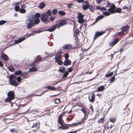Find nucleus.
Returning a JSON list of instances; mask_svg holds the SVG:
<instances>
[{"label": "nucleus", "mask_w": 133, "mask_h": 133, "mask_svg": "<svg viewBox=\"0 0 133 133\" xmlns=\"http://www.w3.org/2000/svg\"><path fill=\"white\" fill-rule=\"evenodd\" d=\"M60 87H58L57 88H56L54 87H51L50 86H47L46 88L48 89L51 90H58V89Z\"/></svg>", "instance_id": "obj_13"}, {"label": "nucleus", "mask_w": 133, "mask_h": 133, "mask_svg": "<svg viewBox=\"0 0 133 133\" xmlns=\"http://www.w3.org/2000/svg\"><path fill=\"white\" fill-rule=\"evenodd\" d=\"M49 17L47 15L46 13H43L41 15V21L43 22H46L47 23L49 22L50 21L48 20Z\"/></svg>", "instance_id": "obj_5"}, {"label": "nucleus", "mask_w": 133, "mask_h": 133, "mask_svg": "<svg viewBox=\"0 0 133 133\" xmlns=\"http://www.w3.org/2000/svg\"><path fill=\"white\" fill-rule=\"evenodd\" d=\"M25 39L24 37L20 38L18 39V40L15 41L14 44H18L22 41L24 40Z\"/></svg>", "instance_id": "obj_19"}, {"label": "nucleus", "mask_w": 133, "mask_h": 133, "mask_svg": "<svg viewBox=\"0 0 133 133\" xmlns=\"http://www.w3.org/2000/svg\"><path fill=\"white\" fill-rule=\"evenodd\" d=\"M89 9L90 11L92 12L94 11V9L92 6H90L89 8Z\"/></svg>", "instance_id": "obj_53"}, {"label": "nucleus", "mask_w": 133, "mask_h": 133, "mask_svg": "<svg viewBox=\"0 0 133 133\" xmlns=\"http://www.w3.org/2000/svg\"><path fill=\"white\" fill-rule=\"evenodd\" d=\"M64 115V114H61L59 116L58 118L59 123V124L61 125V127L62 128H63V125L62 121V116Z\"/></svg>", "instance_id": "obj_7"}, {"label": "nucleus", "mask_w": 133, "mask_h": 133, "mask_svg": "<svg viewBox=\"0 0 133 133\" xmlns=\"http://www.w3.org/2000/svg\"><path fill=\"white\" fill-rule=\"evenodd\" d=\"M97 4H99L101 2V0H97Z\"/></svg>", "instance_id": "obj_63"}, {"label": "nucleus", "mask_w": 133, "mask_h": 133, "mask_svg": "<svg viewBox=\"0 0 133 133\" xmlns=\"http://www.w3.org/2000/svg\"><path fill=\"white\" fill-rule=\"evenodd\" d=\"M115 8L116 7L114 5H111V6L110 8L108 9V11L109 12H104L103 14L105 16H108L110 15V13L111 14L114 13L115 12Z\"/></svg>", "instance_id": "obj_3"}, {"label": "nucleus", "mask_w": 133, "mask_h": 133, "mask_svg": "<svg viewBox=\"0 0 133 133\" xmlns=\"http://www.w3.org/2000/svg\"><path fill=\"white\" fill-rule=\"evenodd\" d=\"M58 13L61 15L62 16H64L65 14V12L63 11H59Z\"/></svg>", "instance_id": "obj_36"}, {"label": "nucleus", "mask_w": 133, "mask_h": 133, "mask_svg": "<svg viewBox=\"0 0 133 133\" xmlns=\"http://www.w3.org/2000/svg\"><path fill=\"white\" fill-rule=\"evenodd\" d=\"M88 8V5H85L83 7V9L84 10H85L87 9Z\"/></svg>", "instance_id": "obj_44"}, {"label": "nucleus", "mask_w": 133, "mask_h": 133, "mask_svg": "<svg viewBox=\"0 0 133 133\" xmlns=\"http://www.w3.org/2000/svg\"><path fill=\"white\" fill-rule=\"evenodd\" d=\"M100 10L102 11H105L106 10V9L104 8H101Z\"/></svg>", "instance_id": "obj_56"}, {"label": "nucleus", "mask_w": 133, "mask_h": 133, "mask_svg": "<svg viewBox=\"0 0 133 133\" xmlns=\"http://www.w3.org/2000/svg\"><path fill=\"white\" fill-rule=\"evenodd\" d=\"M44 13H46L47 15L48 16H51L52 14L50 10H48L46 12H44Z\"/></svg>", "instance_id": "obj_33"}, {"label": "nucleus", "mask_w": 133, "mask_h": 133, "mask_svg": "<svg viewBox=\"0 0 133 133\" xmlns=\"http://www.w3.org/2000/svg\"><path fill=\"white\" fill-rule=\"evenodd\" d=\"M45 4L43 2L41 3L39 6V8L41 9H43L45 6Z\"/></svg>", "instance_id": "obj_23"}, {"label": "nucleus", "mask_w": 133, "mask_h": 133, "mask_svg": "<svg viewBox=\"0 0 133 133\" xmlns=\"http://www.w3.org/2000/svg\"><path fill=\"white\" fill-rule=\"evenodd\" d=\"M104 119L103 118H102L100 119L98 121V122L99 123H102Z\"/></svg>", "instance_id": "obj_45"}, {"label": "nucleus", "mask_w": 133, "mask_h": 133, "mask_svg": "<svg viewBox=\"0 0 133 133\" xmlns=\"http://www.w3.org/2000/svg\"><path fill=\"white\" fill-rule=\"evenodd\" d=\"M69 55L68 54L66 53L65 56V58L66 59H67L69 58Z\"/></svg>", "instance_id": "obj_46"}, {"label": "nucleus", "mask_w": 133, "mask_h": 133, "mask_svg": "<svg viewBox=\"0 0 133 133\" xmlns=\"http://www.w3.org/2000/svg\"><path fill=\"white\" fill-rule=\"evenodd\" d=\"M20 5L21 6V7L22 8H25L26 7V6L24 5V4H22L21 3V5Z\"/></svg>", "instance_id": "obj_61"}, {"label": "nucleus", "mask_w": 133, "mask_h": 133, "mask_svg": "<svg viewBox=\"0 0 133 133\" xmlns=\"http://www.w3.org/2000/svg\"><path fill=\"white\" fill-rule=\"evenodd\" d=\"M21 5V2H17L15 4V11H17L20 9V5Z\"/></svg>", "instance_id": "obj_8"}, {"label": "nucleus", "mask_w": 133, "mask_h": 133, "mask_svg": "<svg viewBox=\"0 0 133 133\" xmlns=\"http://www.w3.org/2000/svg\"><path fill=\"white\" fill-rule=\"evenodd\" d=\"M72 69L71 68H69L68 69V71L69 72H71L72 71Z\"/></svg>", "instance_id": "obj_57"}, {"label": "nucleus", "mask_w": 133, "mask_h": 133, "mask_svg": "<svg viewBox=\"0 0 133 133\" xmlns=\"http://www.w3.org/2000/svg\"><path fill=\"white\" fill-rule=\"evenodd\" d=\"M34 21V24H38L40 22V20L39 18H36V19L35 18V20Z\"/></svg>", "instance_id": "obj_29"}, {"label": "nucleus", "mask_w": 133, "mask_h": 133, "mask_svg": "<svg viewBox=\"0 0 133 133\" xmlns=\"http://www.w3.org/2000/svg\"><path fill=\"white\" fill-rule=\"evenodd\" d=\"M2 58L5 61H7L9 59V58L8 56L4 54H3L1 55Z\"/></svg>", "instance_id": "obj_20"}, {"label": "nucleus", "mask_w": 133, "mask_h": 133, "mask_svg": "<svg viewBox=\"0 0 133 133\" xmlns=\"http://www.w3.org/2000/svg\"><path fill=\"white\" fill-rule=\"evenodd\" d=\"M17 80L18 82H19L21 80V78L20 77H18L17 78Z\"/></svg>", "instance_id": "obj_55"}, {"label": "nucleus", "mask_w": 133, "mask_h": 133, "mask_svg": "<svg viewBox=\"0 0 133 133\" xmlns=\"http://www.w3.org/2000/svg\"><path fill=\"white\" fill-rule=\"evenodd\" d=\"M84 16L80 13H79L78 14V22L80 23H82L84 22L83 19Z\"/></svg>", "instance_id": "obj_6"}, {"label": "nucleus", "mask_w": 133, "mask_h": 133, "mask_svg": "<svg viewBox=\"0 0 133 133\" xmlns=\"http://www.w3.org/2000/svg\"><path fill=\"white\" fill-rule=\"evenodd\" d=\"M55 17H51L50 18V20L51 21H52L54 20L55 19Z\"/></svg>", "instance_id": "obj_54"}, {"label": "nucleus", "mask_w": 133, "mask_h": 133, "mask_svg": "<svg viewBox=\"0 0 133 133\" xmlns=\"http://www.w3.org/2000/svg\"><path fill=\"white\" fill-rule=\"evenodd\" d=\"M115 80V77L114 76H113L111 79L110 81L111 82H113Z\"/></svg>", "instance_id": "obj_47"}, {"label": "nucleus", "mask_w": 133, "mask_h": 133, "mask_svg": "<svg viewBox=\"0 0 133 133\" xmlns=\"http://www.w3.org/2000/svg\"><path fill=\"white\" fill-rule=\"evenodd\" d=\"M40 60H41L40 59H39L37 60H35L34 62L32 63L31 64V66H32V67H35V63H36L38 61H39Z\"/></svg>", "instance_id": "obj_25"}, {"label": "nucleus", "mask_w": 133, "mask_h": 133, "mask_svg": "<svg viewBox=\"0 0 133 133\" xmlns=\"http://www.w3.org/2000/svg\"><path fill=\"white\" fill-rule=\"evenodd\" d=\"M37 70V68L35 67H32V68L30 69L29 71L31 72H33L36 71Z\"/></svg>", "instance_id": "obj_27"}, {"label": "nucleus", "mask_w": 133, "mask_h": 133, "mask_svg": "<svg viewBox=\"0 0 133 133\" xmlns=\"http://www.w3.org/2000/svg\"><path fill=\"white\" fill-rule=\"evenodd\" d=\"M84 0H77V1L78 3H81Z\"/></svg>", "instance_id": "obj_64"}, {"label": "nucleus", "mask_w": 133, "mask_h": 133, "mask_svg": "<svg viewBox=\"0 0 133 133\" xmlns=\"http://www.w3.org/2000/svg\"><path fill=\"white\" fill-rule=\"evenodd\" d=\"M25 39L24 37L20 38L18 39V40L15 41L14 44H18L22 41L24 40Z\"/></svg>", "instance_id": "obj_18"}, {"label": "nucleus", "mask_w": 133, "mask_h": 133, "mask_svg": "<svg viewBox=\"0 0 133 133\" xmlns=\"http://www.w3.org/2000/svg\"><path fill=\"white\" fill-rule=\"evenodd\" d=\"M63 48L65 49H70L72 48V46L70 44H67L64 45Z\"/></svg>", "instance_id": "obj_15"}, {"label": "nucleus", "mask_w": 133, "mask_h": 133, "mask_svg": "<svg viewBox=\"0 0 133 133\" xmlns=\"http://www.w3.org/2000/svg\"><path fill=\"white\" fill-rule=\"evenodd\" d=\"M62 53L61 52H58L56 56L55 57V59L56 61V62L58 61L60 59L61 57L62 56Z\"/></svg>", "instance_id": "obj_9"}, {"label": "nucleus", "mask_w": 133, "mask_h": 133, "mask_svg": "<svg viewBox=\"0 0 133 133\" xmlns=\"http://www.w3.org/2000/svg\"><path fill=\"white\" fill-rule=\"evenodd\" d=\"M68 72H66L64 74L63 76V77H66L68 75Z\"/></svg>", "instance_id": "obj_43"}, {"label": "nucleus", "mask_w": 133, "mask_h": 133, "mask_svg": "<svg viewBox=\"0 0 133 133\" xmlns=\"http://www.w3.org/2000/svg\"><path fill=\"white\" fill-rule=\"evenodd\" d=\"M123 34H124V33L122 31H121L117 33L118 35H120Z\"/></svg>", "instance_id": "obj_62"}, {"label": "nucleus", "mask_w": 133, "mask_h": 133, "mask_svg": "<svg viewBox=\"0 0 133 133\" xmlns=\"http://www.w3.org/2000/svg\"><path fill=\"white\" fill-rule=\"evenodd\" d=\"M15 131V129H12L10 130V132H14Z\"/></svg>", "instance_id": "obj_60"}, {"label": "nucleus", "mask_w": 133, "mask_h": 133, "mask_svg": "<svg viewBox=\"0 0 133 133\" xmlns=\"http://www.w3.org/2000/svg\"><path fill=\"white\" fill-rule=\"evenodd\" d=\"M64 65L65 66H67L68 65H70L71 64V62L69 59H65V61L63 63Z\"/></svg>", "instance_id": "obj_14"}, {"label": "nucleus", "mask_w": 133, "mask_h": 133, "mask_svg": "<svg viewBox=\"0 0 133 133\" xmlns=\"http://www.w3.org/2000/svg\"><path fill=\"white\" fill-rule=\"evenodd\" d=\"M116 12H119L121 11V9L119 8H118L116 10ZM115 12L116 11H115Z\"/></svg>", "instance_id": "obj_52"}, {"label": "nucleus", "mask_w": 133, "mask_h": 133, "mask_svg": "<svg viewBox=\"0 0 133 133\" xmlns=\"http://www.w3.org/2000/svg\"><path fill=\"white\" fill-rule=\"evenodd\" d=\"M57 10L56 9H54L52 10V13L54 15H55L57 13Z\"/></svg>", "instance_id": "obj_42"}, {"label": "nucleus", "mask_w": 133, "mask_h": 133, "mask_svg": "<svg viewBox=\"0 0 133 133\" xmlns=\"http://www.w3.org/2000/svg\"><path fill=\"white\" fill-rule=\"evenodd\" d=\"M6 21L4 20H1L0 21V25H2L4 23H5L6 22Z\"/></svg>", "instance_id": "obj_41"}, {"label": "nucleus", "mask_w": 133, "mask_h": 133, "mask_svg": "<svg viewBox=\"0 0 133 133\" xmlns=\"http://www.w3.org/2000/svg\"><path fill=\"white\" fill-rule=\"evenodd\" d=\"M41 31H34L32 33L30 34H28V37L30 36H31L37 33H39L40 32H41Z\"/></svg>", "instance_id": "obj_21"}, {"label": "nucleus", "mask_w": 133, "mask_h": 133, "mask_svg": "<svg viewBox=\"0 0 133 133\" xmlns=\"http://www.w3.org/2000/svg\"><path fill=\"white\" fill-rule=\"evenodd\" d=\"M61 100L60 99L57 98L55 99V102L56 104H59Z\"/></svg>", "instance_id": "obj_28"}, {"label": "nucleus", "mask_w": 133, "mask_h": 133, "mask_svg": "<svg viewBox=\"0 0 133 133\" xmlns=\"http://www.w3.org/2000/svg\"><path fill=\"white\" fill-rule=\"evenodd\" d=\"M35 17L34 16L31 15L29 16L27 18L25 21V23L28 29H31L34 26Z\"/></svg>", "instance_id": "obj_1"}, {"label": "nucleus", "mask_w": 133, "mask_h": 133, "mask_svg": "<svg viewBox=\"0 0 133 133\" xmlns=\"http://www.w3.org/2000/svg\"><path fill=\"white\" fill-rule=\"evenodd\" d=\"M104 89V87L103 86H101L99 87L98 89V91H101Z\"/></svg>", "instance_id": "obj_26"}, {"label": "nucleus", "mask_w": 133, "mask_h": 133, "mask_svg": "<svg viewBox=\"0 0 133 133\" xmlns=\"http://www.w3.org/2000/svg\"><path fill=\"white\" fill-rule=\"evenodd\" d=\"M40 15L39 13H36L35 15V16L37 18H38L40 17Z\"/></svg>", "instance_id": "obj_49"}, {"label": "nucleus", "mask_w": 133, "mask_h": 133, "mask_svg": "<svg viewBox=\"0 0 133 133\" xmlns=\"http://www.w3.org/2000/svg\"><path fill=\"white\" fill-rule=\"evenodd\" d=\"M81 110L82 111L84 114L85 115L86 114V111L84 108H82L81 109Z\"/></svg>", "instance_id": "obj_48"}, {"label": "nucleus", "mask_w": 133, "mask_h": 133, "mask_svg": "<svg viewBox=\"0 0 133 133\" xmlns=\"http://www.w3.org/2000/svg\"><path fill=\"white\" fill-rule=\"evenodd\" d=\"M16 77L14 75H11L9 78V83L11 85L17 86L18 84L17 82H16Z\"/></svg>", "instance_id": "obj_2"}, {"label": "nucleus", "mask_w": 133, "mask_h": 133, "mask_svg": "<svg viewBox=\"0 0 133 133\" xmlns=\"http://www.w3.org/2000/svg\"><path fill=\"white\" fill-rule=\"evenodd\" d=\"M113 74L112 72H111L109 74H107L105 75V76L106 77H110Z\"/></svg>", "instance_id": "obj_38"}, {"label": "nucleus", "mask_w": 133, "mask_h": 133, "mask_svg": "<svg viewBox=\"0 0 133 133\" xmlns=\"http://www.w3.org/2000/svg\"><path fill=\"white\" fill-rule=\"evenodd\" d=\"M8 69L11 71H15V69L12 66H10L8 67Z\"/></svg>", "instance_id": "obj_31"}, {"label": "nucleus", "mask_w": 133, "mask_h": 133, "mask_svg": "<svg viewBox=\"0 0 133 133\" xmlns=\"http://www.w3.org/2000/svg\"><path fill=\"white\" fill-rule=\"evenodd\" d=\"M25 10L24 9L21 8L19 9V12L21 13H24L26 12Z\"/></svg>", "instance_id": "obj_32"}, {"label": "nucleus", "mask_w": 133, "mask_h": 133, "mask_svg": "<svg viewBox=\"0 0 133 133\" xmlns=\"http://www.w3.org/2000/svg\"><path fill=\"white\" fill-rule=\"evenodd\" d=\"M76 35H78L79 34V31L77 29L76 30Z\"/></svg>", "instance_id": "obj_58"}, {"label": "nucleus", "mask_w": 133, "mask_h": 133, "mask_svg": "<svg viewBox=\"0 0 133 133\" xmlns=\"http://www.w3.org/2000/svg\"><path fill=\"white\" fill-rule=\"evenodd\" d=\"M7 96L8 97L5 100L6 102L10 101L14 98V93L12 91H10L8 93Z\"/></svg>", "instance_id": "obj_4"}, {"label": "nucleus", "mask_w": 133, "mask_h": 133, "mask_svg": "<svg viewBox=\"0 0 133 133\" xmlns=\"http://www.w3.org/2000/svg\"><path fill=\"white\" fill-rule=\"evenodd\" d=\"M67 23L66 21L65 20H62L60 22L58 27L59 28L61 26H63L66 24Z\"/></svg>", "instance_id": "obj_12"}, {"label": "nucleus", "mask_w": 133, "mask_h": 133, "mask_svg": "<svg viewBox=\"0 0 133 133\" xmlns=\"http://www.w3.org/2000/svg\"><path fill=\"white\" fill-rule=\"evenodd\" d=\"M129 29V27L128 25H126L123 26L121 28V30L122 31L123 33L127 31Z\"/></svg>", "instance_id": "obj_10"}, {"label": "nucleus", "mask_w": 133, "mask_h": 133, "mask_svg": "<svg viewBox=\"0 0 133 133\" xmlns=\"http://www.w3.org/2000/svg\"><path fill=\"white\" fill-rule=\"evenodd\" d=\"M65 68L63 67H61L59 69V71L62 72H63L65 70Z\"/></svg>", "instance_id": "obj_37"}, {"label": "nucleus", "mask_w": 133, "mask_h": 133, "mask_svg": "<svg viewBox=\"0 0 133 133\" xmlns=\"http://www.w3.org/2000/svg\"><path fill=\"white\" fill-rule=\"evenodd\" d=\"M116 120V118H115L112 117L110 119V122L114 123L115 122Z\"/></svg>", "instance_id": "obj_35"}, {"label": "nucleus", "mask_w": 133, "mask_h": 133, "mask_svg": "<svg viewBox=\"0 0 133 133\" xmlns=\"http://www.w3.org/2000/svg\"><path fill=\"white\" fill-rule=\"evenodd\" d=\"M27 76V74L26 72H24L22 74V76L24 78H26Z\"/></svg>", "instance_id": "obj_39"}, {"label": "nucleus", "mask_w": 133, "mask_h": 133, "mask_svg": "<svg viewBox=\"0 0 133 133\" xmlns=\"http://www.w3.org/2000/svg\"><path fill=\"white\" fill-rule=\"evenodd\" d=\"M118 41V39L117 38L116 39L113 40L111 42L110 44L109 45L110 46H113Z\"/></svg>", "instance_id": "obj_11"}, {"label": "nucleus", "mask_w": 133, "mask_h": 133, "mask_svg": "<svg viewBox=\"0 0 133 133\" xmlns=\"http://www.w3.org/2000/svg\"><path fill=\"white\" fill-rule=\"evenodd\" d=\"M95 95L94 94H93L91 98L90 99L89 97V99L90 101L91 102H93L94 101L95 99Z\"/></svg>", "instance_id": "obj_24"}, {"label": "nucleus", "mask_w": 133, "mask_h": 133, "mask_svg": "<svg viewBox=\"0 0 133 133\" xmlns=\"http://www.w3.org/2000/svg\"><path fill=\"white\" fill-rule=\"evenodd\" d=\"M104 32L103 31H101V32H98L96 33L95 35L94 36V40H95L97 37H98L100 36L101 35L103 34Z\"/></svg>", "instance_id": "obj_17"}, {"label": "nucleus", "mask_w": 133, "mask_h": 133, "mask_svg": "<svg viewBox=\"0 0 133 133\" xmlns=\"http://www.w3.org/2000/svg\"><path fill=\"white\" fill-rule=\"evenodd\" d=\"M57 24H56L52 27L49 29L48 30L50 32H52L55 30L57 26Z\"/></svg>", "instance_id": "obj_22"}, {"label": "nucleus", "mask_w": 133, "mask_h": 133, "mask_svg": "<svg viewBox=\"0 0 133 133\" xmlns=\"http://www.w3.org/2000/svg\"><path fill=\"white\" fill-rule=\"evenodd\" d=\"M82 122L81 121L77 123H75L70 125V126L73 127L74 126H77L78 125H80L82 124Z\"/></svg>", "instance_id": "obj_16"}, {"label": "nucleus", "mask_w": 133, "mask_h": 133, "mask_svg": "<svg viewBox=\"0 0 133 133\" xmlns=\"http://www.w3.org/2000/svg\"><path fill=\"white\" fill-rule=\"evenodd\" d=\"M63 62L61 61H59L58 62V63L59 65H62V64Z\"/></svg>", "instance_id": "obj_51"}, {"label": "nucleus", "mask_w": 133, "mask_h": 133, "mask_svg": "<svg viewBox=\"0 0 133 133\" xmlns=\"http://www.w3.org/2000/svg\"><path fill=\"white\" fill-rule=\"evenodd\" d=\"M37 125V124L35 123H34L32 125V126L31 127V128H33L35 127Z\"/></svg>", "instance_id": "obj_59"}, {"label": "nucleus", "mask_w": 133, "mask_h": 133, "mask_svg": "<svg viewBox=\"0 0 133 133\" xmlns=\"http://www.w3.org/2000/svg\"><path fill=\"white\" fill-rule=\"evenodd\" d=\"M73 5V4H70L68 5L67 6L68 8H71V6H72Z\"/></svg>", "instance_id": "obj_50"}, {"label": "nucleus", "mask_w": 133, "mask_h": 133, "mask_svg": "<svg viewBox=\"0 0 133 133\" xmlns=\"http://www.w3.org/2000/svg\"><path fill=\"white\" fill-rule=\"evenodd\" d=\"M104 17V16L103 15H100V16H98V17H97V18H96V21H97L101 19L102 18H103Z\"/></svg>", "instance_id": "obj_30"}, {"label": "nucleus", "mask_w": 133, "mask_h": 133, "mask_svg": "<svg viewBox=\"0 0 133 133\" xmlns=\"http://www.w3.org/2000/svg\"><path fill=\"white\" fill-rule=\"evenodd\" d=\"M89 111L91 113H92L93 112V108L92 106H91L89 109Z\"/></svg>", "instance_id": "obj_40"}, {"label": "nucleus", "mask_w": 133, "mask_h": 133, "mask_svg": "<svg viewBox=\"0 0 133 133\" xmlns=\"http://www.w3.org/2000/svg\"><path fill=\"white\" fill-rule=\"evenodd\" d=\"M22 73V72L20 70H18L15 72V74L16 75H20Z\"/></svg>", "instance_id": "obj_34"}]
</instances>
